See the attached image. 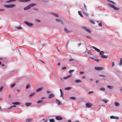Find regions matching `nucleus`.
Instances as JSON below:
<instances>
[{
    "mask_svg": "<svg viewBox=\"0 0 122 122\" xmlns=\"http://www.w3.org/2000/svg\"><path fill=\"white\" fill-rule=\"evenodd\" d=\"M36 4H31L29 5H28L26 7L24 8V10H26L28 9H29L31 7L34 6L36 5Z\"/></svg>",
    "mask_w": 122,
    "mask_h": 122,
    "instance_id": "nucleus-1",
    "label": "nucleus"
},
{
    "mask_svg": "<svg viewBox=\"0 0 122 122\" xmlns=\"http://www.w3.org/2000/svg\"><path fill=\"white\" fill-rule=\"evenodd\" d=\"M108 5L109 6L111 7L112 8L115 10H118L119 9V8L116 7L114 5H112L111 4H108Z\"/></svg>",
    "mask_w": 122,
    "mask_h": 122,
    "instance_id": "nucleus-2",
    "label": "nucleus"
},
{
    "mask_svg": "<svg viewBox=\"0 0 122 122\" xmlns=\"http://www.w3.org/2000/svg\"><path fill=\"white\" fill-rule=\"evenodd\" d=\"M15 5L14 4H10L9 5H5L4 6L7 8H12L15 7Z\"/></svg>",
    "mask_w": 122,
    "mask_h": 122,
    "instance_id": "nucleus-3",
    "label": "nucleus"
},
{
    "mask_svg": "<svg viewBox=\"0 0 122 122\" xmlns=\"http://www.w3.org/2000/svg\"><path fill=\"white\" fill-rule=\"evenodd\" d=\"M24 23L28 26L30 27H31L33 25V24L29 23L27 21H25L24 22Z\"/></svg>",
    "mask_w": 122,
    "mask_h": 122,
    "instance_id": "nucleus-4",
    "label": "nucleus"
},
{
    "mask_svg": "<svg viewBox=\"0 0 122 122\" xmlns=\"http://www.w3.org/2000/svg\"><path fill=\"white\" fill-rule=\"evenodd\" d=\"M87 9H84L82 10L86 16H88V15L87 13Z\"/></svg>",
    "mask_w": 122,
    "mask_h": 122,
    "instance_id": "nucleus-5",
    "label": "nucleus"
},
{
    "mask_svg": "<svg viewBox=\"0 0 122 122\" xmlns=\"http://www.w3.org/2000/svg\"><path fill=\"white\" fill-rule=\"evenodd\" d=\"M95 69L96 70L98 71H100L102 70L103 69V68L102 67H95Z\"/></svg>",
    "mask_w": 122,
    "mask_h": 122,
    "instance_id": "nucleus-6",
    "label": "nucleus"
},
{
    "mask_svg": "<svg viewBox=\"0 0 122 122\" xmlns=\"http://www.w3.org/2000/svg\"><path fill=\"white\" fill-rule=\"evenodd\" d=\"M82 28L83 29H85L86 31L88 32L89 33H91V31L89 29L87 28L86 27H82Z\"/></svg>",
    "mask_w": 122,
    "mask_h": 122,
    "instance_id": "nucleus-7",
    "label": "nucleus"
},
{
    "mask_svg": "<svg viewBox=\"0 0 122 122\" xmlns=\"http://www.w3.org/2000/svg\"><path fill=\"white\" fill-rule=\"evenodd\" d=\"M60 93H61L60 96L61 97H62L63 98H64V93H63V92L62 91V90L61 89H60Z\"/></svg>",
    "mask_w": 122,
    "mask_h": 122,
    "instance_id": "nucleus-8",
    "label": "nucleus"
},
{
    "mask_svg": "<svg viewBox=\"0 0 122 122\" xmlns=\"http://www.w3.org/2000/svg\"><path fill=\"white\" fill-rule=\"evenodd\" d=\"M56 103L58 105H60L62 104V103L59 100L56 99Z\"/></svg>",
    "mask_w": 122,
    "mask_h": 122,
    "instance_id": "nucleus-9",
    "label": "nucleus"
},
{
    "mask_svg": "<svg viewBox=\"0 0 122 122\" xmlns=\"http://www.w3.org/2000/svg\"><path fill=\"white\" fill-rule=\"evenodd\" d=\"M110 118L111 119H119V118L117 117H115L113 116H111L110 117Z\"/></svg>",
    "mask_w": 122,
    "mask_h": 122,
    "instance_id": "nucleus-10",
    "label": "nucleus"
},
{
    "mask_svg": "<svg viewBox=\"0 0 122 122\" xmlns=\"http://www.w3.org/2000/svg\"><path fill=\"white\" fill-rule=\"evenodd\" d=\"M30 0H18L20 2H25L30 1Z\"/></svg>",
    "mask_w": 122,
    "mask_h": 122,
    "instance_id": "nucleus-11",
    "label": "nucleus"
},
{
    "mask_svg": "<svg viewBox=\"0 0 122 122\" xmlns=\"http://www.w3.org/2000/svg\"><path fill=\"white\" fill-rule=\"evenodd\" d=\"M56 119L58 120H61L62 119V117L59 116H57L56 117Z\"/></svg>",
    "mask_w": 122,
    "mask_h": 122,
    "instance_id": "nucleus-12",
    "label": "nucleus"
},
{
    "mask_svg": "<svg viewBox=\"0 0 122 122\" xmlns=\"http://www.w3.org/2000/svg\"><path fill=\"white\" fill-rule=\"evenodd\" d=\"M86 106L88 108H90L91 107V106H92L91 104L90 103H87L86 104Z\"/></svg>",
    "mask_w": 122,
    "mask_h": 122,
    "instance_id": "nucleus-13",
    "label": "nucleus"
},
{
    "mask_svg": "<svg viewBox=\"0 0 122 122\" xmlns=\"http://www.w3.org/2000/svg\"><path fill=\"white\" fill-rule=\"evenodd\" d=\"M92 48H93L94 49H95L96 51H97L98 52H99L100 51V50H99L98 49L96 48V47L94 46H92Z\"/></svg>",
    "mask_w": 122,
    "mask_h": 122,
    "instance_id": "nucleus-14",
    "label": "nucleus"
},
{
    "mask_svg": "<svg viewBox=\"0 0 122 122\" xmlns=\"http://www.w3.org/2000/svg\"><path fill=\"white\" fill-rule=\"evenodd\" d=\"M43 89V88L41 87L39 88L36 90V91L37 92H38L40 91H41Z\"/></svg>",
    "mask_w": 122,
    "mask_h": 122,
    "instance_id": "nucleus-15",
    "label": "nucleus"
},
{
    "mask_svg": "<svg viewBox=\"0 0 122 122\" xmlns=\"http://www.w3.org/2000/svg\"><path fill=\"white\" fill-rule=\"evenodd\" d=\"M54 96V95L52 94H50L49 95L48 98H52Z\"/></svg>",
    "mask_w": 122,
    "mask_h": 122,
    "instance_id": "nucleus-16",
    "label": "nucleus"
},
{
    "mask_svg": "<svg viewBox=\"0 0 122 122\" xmlns=\"http://www.w3.org/2000/svg\"><path fill=\"white\" fill-rule=\"evenodd\" d=\"M81 82V81L80 80H77L75 81V82L76 83Z\"/></svg>",
    "mask_w": 122,
    "mask_h": 122,
    "instance_id": "nucleus-17",
    "label": "nucleus"
},
{
    "mask_svg": "<svg viewBox=\"0 0 122 122\" xmlns=\"http://www.w3.org/2000/svg\"><path fill=\"white\" fill-rule=\"evenodd\" d=\"M78 13L79 14L81 17H83V16L82 15L81 12L80 11H78Z\"/></svg>",
    "mask_w": 122,
    "mask_h": 122,
    "instance_id": "nucleus-18",
    "label": "nucleus"
},
{
    "mask_svg": "<svg viewBox=\"0 0 122 122\" xmlns=\"http://www.w3.org/2000/svg\"><path fill=\"white\" fill-rule=\"evenodd\" d=\"M31 104L30 102L26 103H25V105L27 106H30Z\"/></svg>",
    "mask_w": 122,
    "mask_h": 122,
    "instance_id": "nucleus-19",
    "label": "nucleus"
},
{
    "mask_svg": "<svg viewBox=\"0 0 122 122\" xmlns=\"http://www.w3.org/2000/svg\"><path fill=\"white\" fill-rule=\"evenodd\" d=\"M108 56L103 55L101 56V57L103 58H106L108 57Z\"/></svg>",
    "mask_w": 122,
    "mask_h": 122,
    "instance_id": "nucleus-20",
    "label": "nucleus"
},
{
    "mask_svg": "<svg viewBox=\"0 0 122 122\" xmlns=\"http://www.w3.org/2000/svg\"><path fill=\"white\" fill-rule=\"evenodd\" d=\"M107 87L108 88L110 89H112L113 88V86L110 85H107Z\"/></svg>",
    "mask_w": 122,
    "mask_h": 122,
    "instance_id": "nucleus-21",
    "label": "nucleus"
},
{
    "mask_svg": "<svg viewBox=\"0 0 122 122\" xmlns=\"http://www.w3.org/2000/svg\"><path fill=\"white\" fill-rule=\"evenodd\" d=\"M35 94V93H34V92H33V93H31V94H30L29 95V97H31L32 96H33Z\"/></svg>",
    "mask_w": 122,
    "mask_h": 122,
    "instance_id": "nucleus-22",
    "label": "nucleus"
},
{
    "mask_svg": "<svg viewBox=\"0 0 122 122\" xmlns=\"http://www.w3.org/2000/svg\"><path fill=\"white\" fill-rule=\"evenodd\" d=\"M64 30L67 33H69L70 31L68 30L66 28H64Z\"/></svg>",
    "mask_w": 122,
    "mask_h": 122,
    "instance_id": "nucleus-23",
    "label": "nucleus"
},
{
    "mask_svg": "<svg viewBox=\"0 0 122 122\" xmlns=\"http://www.w3.org/2000/svg\"><path fill=\"white\" fill-rule=\"evenodd\" d=\"M52 14L57 17H58L59 16L57 14H56L54 13H52Z\"/></svg>",
    "mask_w": 122,
    "mask_h": 122,
    "instance_id": "nucleus-24",
    "label": "nucleus"
},
{
    "mask_svg": "<svg viewBox=\"0 0 122 122\" xmlns=\"http://www.w3.org/2000/svg\"><path fill=\"white\" fill-rule=\"evenodd\" d=\"M104 52L103 51H100L99 54L100 55L102 56L103 55V54Z\"/></svg>",
    "mask_w": 122,
    "mask_h": 122,
    "instance_id": "nucleus-25",
    "label": "nucleus"
},
{
    "mask_svg": "<svg viewBox=\"0 0 122 122\" xmlns=\"http://www.w3.org/2000/svg\"><path fill=\"white\" fill-rule=\"evenodd\" d=\"M12 104H13L15 105H19L20 104V103L19 102H13Z\"/></svg>",
    "mask_w": 122,
    "mask_h": 122,
    "instance_id": "nucleus-26",
    "label": "nucleus"
},
{
    "mask_svg": "<svg viewBox=\"0 0 122 122\" xmlns=\"http://www.w3.org/2000/svg\"><path fill=\"white\" fill-rule=\"evenodd\" d=\"M71 89V87H68L66 88L65 89L66 90H70Z\"/></svg>",
    "mask_w": 122,
    "mask_h": 122,
    "instance_id": "nucleus-27",
    "label": "nucleus"
},
{
    "mask_svg": "<svg viewBox=\"0 0 122 122\" xmlns=\"http://www.w3.org/2000/svg\"><path fill=\"white\" fill-rule=\"evenodd\" d=\"M119 65L120 66H121L122 65V58L120 59V62Z\"/></svg>",
    "mask_w": 122,
    "mask_h": 122,
    "instance_id": "nucleus-28",
    "label": "nucleus"
},
{
    "mask_svg": "<svg viewBox=\"0 0 122 122\" xmlns=\"http://www.w3.org/2000/svg\"><path fill=\"white\" fill-rule=\"evenodd\" d=\"M74 71V70H70L69 71V72L70 74L72 72H73Z\"/></svg>",
    "mask_w": 122,
    "mask_h": 122,
    "instance_id": "nucleus-29",
    "label": "nucleus"
},
{
    "mask_svg": "<svg viewBox=\"0 0 122 122\" xmlns=\"http://www.w3.org/2000/svg\"><path fill=\"white\" fill-rule=\"evenodd\" d=\"M102 101L103 102H104L106 103H107L108 101V100H106L105 99L102 100Z\"/></svg>",
    "mask_w": 122,
    "mask_h": 122,
    "instance_id": "nucleus-30",
    "label": "nucleus"
},
{
    "mask_svg": "<svg viewBox=\"0 0 122 122\" xmlns=\"http://www.w3.org/2000/svg\"><path fill=\"white\" fill-rule=\"evenodd\" d=\"M49 121L50 122H55L54 119H50Z\"/></svg>",
    "mask_w": 122,
    "mask_h": 122,
    "instance_id": "nucleus-31",
    "label": "nucleus"
},
{
    "mask_svg": "<svg viewBox=\"0 0 122 122\" xmlns=\"http://www.w3.org/2000/svg\"><path fill=\"white\" fill-rule=\"evenodd\" d=\"M114 104H115V105L116 106H118L119 105V104L118 103V102H115L114 103Z\"/></svg>",
    "mask_w": 122,
    "mask_h": 122,
    "instance_id": "nucleus-32",
    "label": "nucleus"
},
{
    "mask_svg": "<svg viewBox=\"0 0 122 122\" xmlns=\"http://www.w3.org/2000/svg\"><path fill=\"white\" fill-rule=\"evenodd\" d=\"M70 99H72L73 100H75L76 99V98L74 97H70Z\"/></svg>",
    "mask_w": 122,
    "mask_h": 122,
    "instance_id": "nucleus-33",
    "label": "nucleus"
},
{
    "mask_svg": "<svg viewBox=\"0 0 122 122\" xmlns=\"http://www.w3.org/2000/svg\"><path fill=\"white\" fill-rule=\"evenodd\" d=\"M94 92L93 91H91L89 92L88 93L89 94H92L94 93Z\"/></svg>",
    "mask_w": 122,
    "mask_h": 122,
    "instance_id": "nucleus-34",
    "label": "nucleus"
},
{
    "mask_svg": "<svg viewBox=\"0 0 122 122\" xmlns=\"http://www.w3.org/2000/svg\"><path fill=\"white\" fill-rule=\"evenodd\" d=\"M56 21H57L60 22L61 23H62V22L61 20H60L59 19H56Z\"/></svg>",
    "mask_w": 122,
    "mask_h": 122,
    "instance_id": "nucleus-35",
    "label": "nucleus"
},
{
    "mask_svg": "<svg viewBox=\"0 0 122 122\" xmlns=\"http://www.w3.org/2000/svg\"><path fill=\"white\" fill-rule=\"evenodd\" d=\"M90 22L94 24H95V22L93 21L92 20H90Z\"/></svg>",
    "mask_w": 122,
    "mask_h": 122,
    "instance_id": "nucleus-36",
    "label": "nucleus"
},
{
    "mask_svg": "<svg viewBox=\"0 0 122 122\" xmlns=\"http://www.w3.org/2000/svg\"><path fill=\"white\" fill-rule=\"evenodd\" d=\"M16 107L15 106H11L10 107H9L8 108V109H10L11 108H12L13 107Z\"/></svg>",
    "mask_w": 122,
    "mask_h": 122,
    "instance_id": "nucleus-37",
    "label": "nucleus"
},
{
    "mask_svg": "<svg viewBox=\"0 0 122 122\" xmlns=\"http://www.w3.org/2000/svg\"><path fill=\"white\" fill-rule=\"evenodd\" d=\"M15 83L12 84L11 85V87H13L15 86Z\"/></svg>",
    "mask_w": 122,
    "mask_h": 122,
    "instance_id": "nucleus-38",
    "label": "nucleus"
},
{
    "mask_svg": "<svg viewBox=\"0 0 122 122\" xmlns=\"http://www.w3.org/2000/svg\"><path fill=\"white\" fill-rule=\"evenodd\" d=\"M42 102V100L39 101L37 102V103H41Z\"/></svg>",
    "mask_w": 122,
    "mask_h": 122,
    "instance_id": "nucleus-39",
    "label": "nucleus"
},
{
    "mask_svg": "<svg viewBox=\"0 0 122 122\" xmlns=\"http://www.w3.org/2000/svg\"><path fill=\"white\" fill-rule=\"evenodd\" d=\"M99 76H100L102 77H106L105 76L103 75H99Z\"/></svg>",
    "mask_w": 122,
    "mask_h": 122,
    "instance_id": "nucleus-40",
    "label": "nucleus"
},
{
    "mask_svg": "<svg viewBox=\"0 0 122 122\" xmlns=\"http://www.w3.org/2000/svg\"><path fill=\"white\" fill-rule=\"evenodd\" d=\"M107 0L108 1H109L110 2L112 3L115 4V3L114 2L112 1H111L110 0Z\"/></svg>",
    "mask_w": 122,
    "mask_h": 122,
    "instance_id": "nucleus-41",
    "label": "nucleus"
},
{
    "mask_svg": "<svg viewBox=\"0 0 122 122\" xmlns=\"http://www.w3.org/2000/svg\"><path fill=\"white\" fill-rule=\"evenodd\" d=\"M112 66H113L115 65V63L114 62H112Z\"/></svg>",
    "mask_w": 122,
    "mask_h": 122,
    "instance_id": "nucleus-42",
    "label": "nucleus"
},
{
    "mask_svg": "<svg viewBox=\"0 0 122 122\" xmlns=\"http://www.w3.org/2000/svg\"><path fill=\"white\" fill-rule=\"evenodd\" d=\"M95 61H97L98 62L99 61V60L97 58L95 59H94Z\"/></svg>",
    "mask_w": 122,
    "mask_h": 122,
    "instance_id": "nucleus-43",
    "label": "nucleus"
},
{
    "mask_svg": "<svg viewBox=\"0 0 122 122\" xmlns=\"http://www.w3.org/2000/svg\"><path fill=\"white\" fill-rule=\"evenodd\" d=\"M100 90H102L104 91L105 88H100Z\"/></svg>",
    "mask_w": 122,
    "mask_h": 122,
    "instance_id": "nucleus-44",
    "label": "nucleus"
},
{
    "mask_svg": "<svg viewBox=\"0 0 122 122\" xmlns=\"http://www.w3.org/2000/svg\"><path fill=\"white\" fill-rule=\"evenodd\" d=\"M16 28L18 29H22V28L21 27H16Z\"/></svg>",
    "mask_w": 122,
    "mask_h": 122,
    "instance_id": "nucleus-45",
    "label": "nucleus"
},
{
    "mask_svg": "<svg viewBox=\"0 0 122 122\" xmlns=\"http://www.w3.org/2000/svg\"><path fill=\"white\" fill-rule=\"evenodd\" d=\"M84 73V72L83 71H80L79 72V73L80 74H81Z\"/></svg>",
    "mask_w": 122,
    "mask_h": 122,
    "instance_id": "nucleus-46",
    "label": "nucleus"
},
{
    "mask_svg": "<svg viewBox=\"0 0 122 122\" xmlns=\"http://www.w3.org/2000/svg\"><path fill=\"white\" fill-rule=\"evenodd\" d=\"M98 25L100 26H102V24L101 23H99L98 24Z\"/></svg>",
    "mask_w": 122,
    "mask_h": 122,
    "instance_id": "nucleus-47",
    "label": "nucleus"
},
{
    "mask_svg": "<svg viewBox=\"0 0 122 122\" xmlns=\"http://www.w3.org/2000/svg\"><path fill=\"white\" fill-rule=\"evenodd\" d=\"M74 60L73 59H71L69 60V61H72Z\"/></svg>",
    "mask_w": 122,
    "mask_h": 122,
    "instance_id": "nucleus-48",
    "label": "nucleus"
},
{
    "mask_svg": "<svg viewBox=\"0 0 122 122\" xmlns=\"http://www.w3.org/2000/svg\"><path fill=\"white\" fill-rule=\"evenodd\" d=\"M29 85H27L26 86V89H28L29 88Z\"/></svg>",
    "mask_w": 122,
    "mask_h": 122,
    "instance_id": "nucleus-49",
    "label": "nucleus"
},
{
    "mask_svg": "<svg viewBox=\"0 0 122 122\" xmlns=\"http://www.w3.org/2000/svg\"><path fill=\"white\" fill-rule=\"evenodd\" d=\"M3 88V87L1 86L0 88V92H1L2 90V89Z\"/></svg>",
    "mask_w": 122,
    "mask_h": 122,
    "instance_id": "nucleus-50",
    "label": "nucleus"
},
{
    "mask_svg": "<svg viewBox=\"0 0 122 122\" xmlns=\"http://www.w3.org/2000/svg\"><path fill=\"white\" fill-rule=\"evenodd\" d=\"M36 20L37 22H40V21L38 19H36Z\"/></svg>",
    "mask_w": 122,
    "mask_h": 122,
    "instance_id": "nucleus-51",
    "label": "nucleus"
},
{
    "mask_svg": "<svg viewBox=\"0 0 122 122\" xmlns=\"http://www.w3.org/2000/svg\"><path fill=\"white\" fill-rule=\"evenodd\" d=\"M66 67H62V70L65 69H66Z\"/></svg>",
    "mask_w": 122,
    "mask_h": 122,
    "instance_id": "nucleus-52",
    "label": "nucleus"
},
{
    "mask_svg": "<svg viewBox=\"0 0 122 122\" xmlns=\"http://www.w3.org/2000/svg\"><path fill=\"white\" fill-rule=\"evenodd\" d=\"M67 78H67V76L66 77H63V79H67Z\"/></svg>",
    "mask_w": 122,
    "mask_h": 122,
    "instance_id": "nucleus-53",
    "label": "nucleus"
},
{
    "mask_svg": "<svg viewBox=\"0 0 122 122\" xmlns=\"http://www.w3.org/2000/svg\"><path fill=\"white\" fill-rule=\"evenodd\" d=\"M30 119L27 120L26 121V122H30Z\"/></svg>",
    "mask_w": 122,
    "mask_h": 122,
    "instance_id": "nucleus-54",
    "label": "nucleus"
},
{
    "mask_svg": "<svg viewBox=\"0 0 122 122\" xmlns=\"http://www.w3.org/2000/svg\"><path fill=\"white\" fill-rule=\"evenodd\" d=\"M71 75H69L68 76H67V78H68L69 77H71Z\"/></svg>",
    "mask_w": 122,
    "mask_h": 122,
    "instance_id": "nucleus-55",
    "label": "nucleus"
},
{
    "mask_svg": "<svg viewBox=\"0 0 122 122\" xmlns=\"http://www.w3.org/2000/svg\"><path fill=\"white\" fill-rule=\"evenodd\" d=\"M10 2H11L10 0H8V1H6V2H7V3Z\"/></svg>",
    "mask_w": 122,
    "mask_h": 122,
    "instance_id": "nucleus-56",
    "label": "nucleus"
},
{
    "mask_svg": "<svg viewBox=\"0 0 122 122\" xmlns=\"http://www.w3.org/2000/svg\"><path fill=\"white\" fill-rule=\"evenodd\" d=\"M82 78L83 79H84L86 78V77L84 76H83Z\"/></svg>",
    "mask_w": 122,
    "mask_h": 122,
    "instance_id": "nucleus-57",
    "label": "nucleus"
},
{
    "mask_svg": "<svg viewBox=\"0 0 122 122\" xmlns=\"http://www.w3.org/2000/svg\"><path fill=\"white\" fill-rule=\"evenodd\" d=\"M84 9H87L85 5L84 4Z\"/></svg>",
    "mask_w": 122,
    "mask_h": 122,
    "instance_id": "nucleus-58",
    "label": "nucleus"
},
{
    "mask_svg": "<svg viewBox=\"0 0 122 122\" xmlns=\"http://www.w3.org/2000/svg\"><path fill=\"white\" fill-rule=\"evenodd\" d=\"M47 92V93H50V91H47L46 92Z\"/></svg>",
    "mask_w": 122,
    "mask_h": 122,
    "instance_id": "nucleus-59",
    "label": "nucleus"
},
{
    "mask_svg": "<svg viewBox=\"0 0 122 122\" xmlns=\"http://www.w3.org/2000/svg\"><path fill=\"white\" fill-rule=\"evenodd\" d=\"M99 81L98 80H97L96 81V82L97 83H98Z\"/></svg>",
    "mask_w": 122,
    "mask_h": 122,
    "instance_id": "nucleus-60",
    "label": "nucleus"
},
{
    "mask_svg": "<svg viewBox=\"0 0 122 122\" xmlns=\"http://www.w3.org/2000/svg\"><path fill=\"white\" fill-rule=\"evenodd\" d=\"M4 10H3V9H0V11H3Z\"/></svg>",
    "mask_w": 122,
    "mask_h": 122,
    "instance_id": "nucleus-61",
    "label": "nucleus"
},
{
    "mask_svg": "<svg viewBox=\"0 0 122 122\" xmlns=\"http://www.w3.org/2000/svg\"><path fill=\"white\" fill-rule=\"evenodd\" d=\"M67 122H71V121H70V120H68L67 121Z\"/></svg>",
    "mask_w": 122,
    "mask_h": 122,
    "instance_id": "nucleus-62",
    "label": "nucleus"
},
{
    "mask_svg": "<svg viewBox=\"0 0 122 122\" xmlns=\"http://www.w3.org/2000/svg\"><path fill=\"white\" fill-rule=\"evenodd\" d=\"M41 61L43 63H44V62L43 61H41Z\"/></svg>",
    "mask_w": 122,
    "mask_h": 122,
    "instance_id": "nucleus-63",
    "label": "nucleus"
},
{
    "mask_svg": "<svg viewBox=\"0 0 122 122\" xmlns=\"http://www.w3.org/2000/svg\"><path fill=\"white\" fill-rule=\"evenodd\" d=\"M60 63H59L58 64V66H60Z\"/></svg>",
    "mask_w": 122,
    "mask_h": 122,
    "instance_id": "nucleus-64",
    "label": "nucleus"
}]
</instances>
